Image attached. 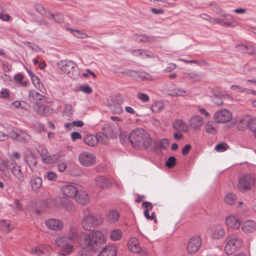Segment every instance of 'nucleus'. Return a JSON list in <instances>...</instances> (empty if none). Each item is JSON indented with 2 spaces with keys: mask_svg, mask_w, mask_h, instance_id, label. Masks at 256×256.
Returning <instances> with one entry per match:
<instances>
[{
  "mask_svg": "<svg viewBox=\"0 0 256 256\" xmlns=\"http://www.w3.org/2000/svg\"><path fill=\"white\" fill-rule=\"evenodd\" d=\"M25 161L30 168L32 166L35 165L36 164L35 160L32 156L26 158H25Z\"/></svg>",
  "mask_w": 256,
  "mask_h": 256,
  "instance_id": "680f3d73",
  "label": "nucleus"
},
{
  "mask_svg": "<svg viewBox=\"0 0 256 256\" xmlns=\"http://www.w3.org/2000/svg\"><path fill=\"white\" fill-rule=\"evenodd\" d=\"M241 228L244 233L253 232L256 230V222L252 220H248L242 224Z\"/></svg>",
  "mask_w": 256,
  "mask_h": 256,
  "instance_id": "a211bd4d",
  "label": "nucleus"
},
{
  "mask_svg": "<svg viewBox=\"0 0 256 256\" xmlns=\"http://www.w3.org/2000/svg\"><path fill=\"white\" fill-rule=\"evenodd\" d=\"M61 190L64 195L69 198L76 196L78 192L76 187L72 184H66L62 186Z\"/></svg>",
  "mask_w": 256,
  "mask_h": 256,
  "instance_id": "4468645a",
  "label": "nucleus"
},
{
  "mask_svg": "<svg viewBox=\"0 0 256 256\" xmlns=\"http://www.w3.org/2000/svg\"><path fill=\"white\" fill-rule=\"evenodd\" d=\"M0 227L2 230L7 233L10 232L14 228V226L10 222L3 220L0 221Z\"/></svg>",
  "mask_w": 256,
  "mask_h": 256,
  "instance_id": "4c0bfd02",
  "label": "nucleus"
},
{
  "mask_svg": "<svg viewBox=\"0 0 256 256\" xmlns=\"http://www.w3.org/2000/svg\"><path fill=\"white\" fill-rule=\"evenodd\" d=\"M129 140L134 147L150 148L151 150H154L156 152L160 150L156 142L142 128L133 130L129 135Z\"/></svg>",
  "mask_w": 256,
  "mask_h": 256,
  "instance_id": "f257e3e1",
  "label": "nucleus"
},
{
  "mask_svg": "<svg viewBox=\"0 0 256 256\" xmlns=\"http://www.w3.org/2000/svg\"><path fill=\"white\" fill-rule=\"evenodd\" d=\"M59 68L68 76L73 78H78L79 72L76 64L70 60H62L58 62Z\"/></svg>",
  "mask_w": 256,
  "mask_h": 256,
  "instance_id": "39448f33",
  "label": "nucleus"
},
{
  "mask_svg": "<svg viewBox=\"0 0 256 256\" xmlns=\"http://www.w3.org/2000/svg\"><path fill=\"white\" fill-rule=\"evenodd\" d=\"M228 145L224 142H221L215 146V150L218 152H222L227 150Z\"/></svg>",
  "mask_w": 256,
  "mask_h": 256,
  "instance_id": "3c124183",
  "label": "nucleus"
},
{
  "mask_svg": "<svg viewBox=\"0 0 256 256\" xmlns=\"http://www.w3.org/2000/svg\"><path fill=\"white\" fill-rule=\"evenodd\" d=\"M201 246V238L198 236H194L187 242L186 250L188 254H194L198 252Z\"/></svg>",
  "mask_w": 256,
  "mask_h": 256,
  "instance_id": "1a4fd4ad",
  "label": "nucleus"
},
{
  "mask_svg": "<svg viewBox=\"0 0 256 256\" xmlns=\"http://www.w3.org/2000/svg\"><path fill=\"white\" fill-rule=\"evenodd\" d=\"M20 132V130H12L10 134V137L14 140L18 139Z\"/></svg>",
  "mask_w": 256,
  "mask_h": 256,
  "instance_id": "e2e57ef3",
  "label": "nucleus"
},
{
  "mask_svg": "<svg viewBox=\"0 0 256 256\" xmlns=\"http://www.w3.org/2000/svg\"><path fill=\"white\" fill-rule=\"evenodd\" d=\"M168 141L166 138L162 139L160 142V148L166 150L168 146Z\"/></svg>",
  "mask_w": 256,
  "mask_h": 256,
  "instance_id": "052dcab7",
  "label": "nucleus"
},
{
  "mask_svg": "<svg viewBox=\"0 0 256 256\" xmlns=\"http://www.w3.org/2000/svg\"><path fill=\"white\" fill-rule=\"evenodd\" d=\"M18 140L20 142H28L30 140V136L20 130Z\"/></svg>",
  "mask_w": 256,
  "mask_h": 256,
  "instance_id": "79ce46f5",
  "label": "nucleus"
},
{
  "mask_svg": "<svg viewBox=\"0 0 256 256\" xmlns=\"http://www.w3.org/2000/svg\"><path fill=\"white\" fill-rule=\"evenodd\" d=\"M191 148V146L190 144L185 145L182 148V154L184 156L188 154Z\"/></svg>",
  "mask_w": 256,
  "mask_h": 256,
  "instance_id": "69168bd1",
  "label": "nucleus"
},
{
  "mask_svg": "<svg viewBox=\"0 0 256 256\" xmlns=\"http://www.w3.org/2000/svg\"><path fill=\"white\" fill-rule=\"evenodd\" d=\"M80 242L84 246L94 251H96L104 244L106 240L104 234L98 231L91 232L88 233L82 232L80 236Z\"/></svg>",
  "mask_w": 256,
  "mask_h": 256,
  "instance_id": "f03ea898",
  "label": "nucleus"
},
{
  "mask_svg": "<svg viewBox=\"0 0 256 256\" xmlns=\"http://www.w3.org/2000/svg\"><path fill=\"white\" fill-rule=\"evenodd\" d=\"M134 38L138 42H146L154 40V38L152 36H148L146 35L134 34Z\"/></svg>",
  "mask_w": 256,
  "mask_h": 256,
  "instance_id": "72a5a7b5",
  "label": "nucleus"
},
{
  "mask_svg": "<svg viewBox=\"0 0 256 256\" xmlns=\"http://www.w3.org/2000/svg\"><path fill=\"white\" fill-rule=\"evenodd\" d=\"M4 168L10 170L12 174L20 182H24V177L21 168L14 160L12 159L7 160L6 162H4Z\"/></svg>",
  "mask_w": 256,
  "mask_h": 256,
  "instance_id": "0eeeda50",
  "label": "nucleus"
},
{
  "mask_svg": "<svg viewBox=\"0 0 256 256\" xmlns=\"http://www.w3.org/2000/svg\"><path fill=\"white\" fill-rule=\"evenodd\" d=\"M128 249L132 252L138 253L141 250L138 240L135 238H130L128 242Z\"/></svg>",
  "mask_w": 256,
  "mask_h": 256,
  "instance_id": "5701e85b",
  "label": "nucleus"
},
{
  "mask_svg": "<svg viewBox=\"0 0 256 256\" xmlns=\"http://www.w3.org/2000/svg\"><path fill=\"white\" fill-rule=\"evenodd\" d=\"M186 93V92L184 90L176 88H174L172 90V92L170 94V95L171 96H176V97L183 96L185 95Z\"/></svg>",
  "mask_w": 256,
  "mask_h": 256,
  "instance_id": "49530a36",
  "label": "nucleus"
},
{
  "mask_svg": "<svg viewBox=\"0 0 256 256\" xmlns=\"http://www.w3.org/2000/svg\"><path fill=\"white\" fill-rule=\"evenodd\" d=\"M38 152L40 155L43 162L50 164L54 162V158L55 156L50 155L46 148H42Z\"/></svg>",
  "mask_w": 256,
  "mask_h": 256,
  "instance_id": "412c9836",
  "label": "nucleus"
},
{
  "mask_svg": "<svg viewBox=\"0 0 256 256\" xmlns=\"http://www.w3.org/2000/svg\"><path fill=\"white\" fill-rule=\"evenodd\" d=\"M96 186L102 188H106L110 187L112 182H110L108 178L104 176H98L94 180Z\"/></svg>",
  "mask_w": 256,
  "mask_h": 256,
  "instance_id": "aec40b11",
  "label": "nucleus"
},
{
  "mask_svg": "<svg viewBox=\"0 0 256 256\" xmlns=\"http://www.w3.org/2000/svg\"><path fill=\"white\" fill-rule=\"evenodd\" d=\"M242 46L246 50H247L246 52L248 54L253 55L255 54V48L253 46H249V45H247V46L242 45Z\"/></svg>",
  "mask_w": 256,
  "mask_h": 256,
  "instance_id": "6e6d98bb",
  "label": "nucleus"
},
{
  "mask_svg": "<svg viewBox=\"0 0 256 256\" xmlns=\"http://www.w3.org/2000/svg\"><path fill=\"white\" fill-rule=\"evenodd\" d=\"M116 248L113 246H110L104 248L98 256H116Z\"/></svg>",
  "mask_w": 256,
  "mask_h": 256,
  "instance_id": "b1692460",
  "label": "nucleus"
},
{
  "mask_svg": "<svg viewBox=\"0 0 256 256\" xmlns=\"http://www.w3.org/2000/svg\"><path fill=\"white\" fill-rule=\"evenodd\" d=\"M96 138L97 143L99 142L102 144H106L108 142L109 138L102 132L96 135Z\"/></svg>",
  "mask_w": 256,
  "mask_h": 256,
  "instance_id": "37998d69",
  "label": "nucleus"
},
{
  "mask_svg": "<svg viewBox=\"0 0 256 256\" xmlns=\"http://www.w3.org/2000/svg\"><path fill=\"white\" fill-rule=\"evenodd\" d=\"M135 53H138V55L142 58H152L156 57V55L152 52L145 50H136Z\"/></svg>",
  "mask_w": 256,
  "mask_h": 256,
  "instance_id": "f704fd0d",
  "label": "nucleus"
},
{
  "mask_svg": "<svg viewBox=\"0 0 256 256\" xmlns=\"http://www.w3.org/2000/svg\"><path fill=\"white\" fill-rule=\"evenodd\" d=\"M112 110L114 114H120L123 112V110L120 105H114L112 108Z\"/></svg>",
  "mask_w": 256,
  "mask_h": 256,
  "instance_id": "4d7b16f0",
  "label": "nucleus"
},
{
  "mask_svg": "<svg viewBox=\"0 0 256 256\" xmlns=\"http://www.w3.org/2000/svg\"><path fill=\"white\" fill-rule=\"evenodd\" d=\"M224 16L226 20H228L229 22H232V24H236L235 19L234 18L229 14H223L222 16Z\"/></svg>",
  "mask_w": 256,
  "mask_h": 256,
  "instance_id": "338daca9",
  "label": "nucleus"
},
{
  "mask_svg": "<svg viewBox=\"0 0 256 256\" xmlns=\"http://www.w3.org/2000/svg\"><path fill=\"white\" fill-rule=\"evenodd\" d=\"M236 196L233 193L228 194L224 198L225 202L230 205L234 204L236 202Z\"/></svg>",
  "mask_w": 256,
  "mask_h": 256,
  "instance_id": "a19ab883",
  "label": "nucleus"
},
{
  "mask_svg": "<svg viewBox=\"0 0 256 256\" xmlns=\"http://www.w3.org/2000/svg\"><path fill=\"white\" fill-rule=\"evenodd\" d=\"M34 110L38 114L45 116L49 115L50 113V108L44 105H40V104H37Z\"/></svg>",
  "mask_w": 256,
  "mask_h": 256,
  "instance_id": "7c9ffc66",
  "label": "nucleus"
},
{
  "mask_svg": "<svg viewBox=\"0 0 256 256\" xmlns=\"http://www.w3.org/2000/svg\"><path fill=\"white\" fill-rule=\"evenodd\" d=\"M137 98L143 102H148L150 100L148 96L142 92L138 93L137 94Z\"/></svg>",
  "mask_w": 256,
  "mask_h": 256,
  "instance_id": "5fc2aeb1",
  "label": "nucleus"
},
{
  "mask_svg": "<svg viewBox=\"0 0 256 256\" xmlns=\"http://www.w3.org/2000/svg\"><path fill=\"white\" fill-rule=\"evenodd\" d=\"M120 139L123 144L127 141H130L129 136H128V134L125 132H123L120 134Z\"/></svg>",
  "mask_w": 256,
  "mask_h": 256,
  "instance_id": "864d4df0",
  "label": "nucleus"
},
{
  "mask_svg": "<svg viewBox=\"0 0 256 256\" xmlns=\"http://www.w3.org/2000/svg\"><path fill=\"white\" fill-rule=\"evenodd\" d=\"M84 142L88 146H94L97 144L96 136L89 134L86 136L84 138Z\"/></svg>",
  "mask_w": 256,
  "mask_h": 256,
  "instance_id": "2f4dec72",
  "label": "nucleus"
},
{
  "mask_svg": "<svg viewBox=\"0 0 256 256\" xmlns=\"http://www.w3.org/2000/svg\"><path fill=\"white\" fill-rule=\"evenodd\" d=\"M35 8L42 16L48 17V12L44 8V6L38 4L35 5Z\"/></svg>",
  "mask_w": 256,
  "mask_h": 256,
  "instance_id": "c03bdc74",
  "label": "nucleus"
},
{
  "mask_svg": "<svg viewBox=\"0 0 256 256\" xmlns=\"http://www.w3.org/2000/svg\"><path fill=\"white\" fill-rule=\"evenodd\" d=\"M120 217V214L118 211L116 210H110L106 214V220L110 224H114L116 222Z\"/></svg>",
  "mask_w": 256,
  "mask_h": 256,
  "instance_id": "bb28decb",
  "label": "nucleus"
},
{
  "mask_svg": "<svg viewBox=\"0 0 256 256\" xmlns=\"http://www.w3.org/2000/svg\"><path fill=\"white\" fill-rule=\"evenodd\" d=\"M122 236V232L120 230L115 229L110 232V238L112 240H118L121 238Z\"/></svg>",
  "mask_w": 256,
  "mask_h": 256,
  "instance_id": "58836bf2",
  "label": "nucleus"
},
{
  "mask_svg": "<svg viewBox=\"0 0 256 256\" xmlns=\"http://www.w3.org/2000/svg\"><path fill=\"white\" fill-rule=\"evenodd\" d=\"M250 130L256 136V118H251L250 123L249 124V128Z\"/></svg>",
  "mask_w": 256,
  "mask_h": 256,
  "instance_id": "09e8293b",
  "label": "nucleus"
},
{
  "mask_svg": "<svg viewBox=\"0 0 256 256\" xmlns=\"http://www.w3.org/2000/svg\"><path fill=\"white\" fill-rule=\"evenodd\" d=\"M10 96V92L6 88H2L0 92V98H6Z\"/></svg>",
  "mask_w": 256,
  "mask_h": 256,
  "instance_id": "bf43d9fd",
  "label": "nucleus"
},
{
  "mask_svg": "<svg viewBox=\"0 0 256 256\" xmlns=\"http://www.w3.org/2000/svg\"><path fill=\"white\" fill-rule=\"evenodd\" d=\"M208 234L212 239L219 240L224 236L225 230L222 225L216 224L210 228Z\"/></svg>",
  "mask_w": 256,
  "mask_h": 256,
  "instance_id": "ddd939ff",
  "label": "nucleus"
},
{
  "mask_svg": "<svg viewBox=\"0 0 256 256\" xmlns=\"http://www.w3.org/2000/svg\"><path fill=\"white\" fill-rule=\"evenodd\" d=\"M142 206L145 208V210L148 211L152 208V204L148 202H144L142 203Z\"/></svg>",
  "mask_w": 256,
  "mask_h": 256,
  "instance_id": "774afa93",
  "label": "nucleus"
},
{
  "mask_svg": "<svg viewBox=\"0 0 256 256\" xmlns=\"http://www.w3.org/2000/svg\"><path fill=\"white\" fill-rule=\"evenodd\" d=\"M255 184L256 178L251 174H246L239 178L237 188L242 192H245L250 190Z\"/></svg>",
  "mask_w": 256,
  "mask_h": 256,
  "instance_id": "423d86ee",
  "label": "nucleus"
},
{
  "mask_svg": "<svg viewBox=\"0 0 256 256\" xmlns=\"http://www.w3.org/2000/svg\"><path fill=\"white\" fill-rule=\"evenodd\" d=\"M84 216L81 222L82 228L86 230H90L100 226L102 222L100 217L95 216L88 210H84Z\"/></svg>",
  "mask_w": 256,
  "mask_h": 256,
  "instance_id": "7ed1b4c3",
  "label": "nucleus"
},
{
  "mask_svg": "<svg viewBox=\"0 0 256 256\" xmlns=\"http://www.w3.org/2000/svg\"><path fill=\"white\" fill-rule=\"evenodd\" d=\"M46 224L48 228L56 231L62 230L64 227L62 222L56 219H50L46 220Z\"/></svg>",
  "mask_w": 256,
  "mask_h": 256,
  "instance_id": "f3484780",
  "label": "nucleus"
},
{
  "mask_svg": "<svg viewBox=\"0 0 256 256\" xmlns=\"http://www.w3.org/2000/svg\"><path fill=\"white\" fill-rule=\"evenodd\" d=\"M60 202L61 204L64 207L66 208L70 212H73L76 210L72 202L69 199L66 198L61 197L60 198Z\"/></svg>",
  "mask_w": 256,
  "mask_h": 256,
  "instance_id": "cd10ccee",
  "label": "nucleus"
},
{
  "mask_svg": "<svg viewBox=\"0 0 256 256\" xmlns=\"http://www.w3.org/2000/svg\"><path fill=\"white\" fill-rule=\"evenodd\" d=\"M226 226L234 230L238 229L240 226V222L238 217L230 215L226 218Z\"/></svg>",
  "mask_w": 256,
  "mask_h": 256,
  "instance_id": "2eb2a0df",
  "label": "nucleus"
},
{
  "mask_svg": "<svg viewBox=\"0 0 256 256\" xmlns=\"http://www.w3.org/2000/svg\"><path fill=\"white\" fill-rule=\"evenodd\" d=\"M122 73L138 82L152 80V76L145 72H138L132 70L128 69L126 70Z\"/></svg>",
  "mask_w": 256,
  "mask_h": 256,
  "instance_id": "6e6552de",
  "label": "nucleus"
},
{
  "mask_svg": "<svg viewBox=\"0 0 256 256\" xmlns=\"http://www.w3.org/2000/svg\"><path fill=\"white\" fill-rule=\"evenodd\" d=\"M230 89L232 90H238V92H246V90H247V88H242L240 86L238 85H232L230 86Z\"/></svg>",
  "mask_w": 256,
  "mask_h": 256,
  "instance_id": "0e129e2a",
  "label": "nucleus"
},
{
  "mask_svg": "<svg viewBox=\"0 0 256 256\" xmlns=\"http://www.w3.org/2000/svg\"><path fill=\"white\" fill-rule=\"evenodd\" d=\"M205 127L206 132L209 134H214L216 133V128L212 122H208L207 124H206Z\"/></svg>",
  "mask_w": 256,
  "mask_h": 256,
  "instance_id": "a18cd8bd",
  "label": "nucleus"
},
{
  "mask_svg": "<svg viewBox=\"0 0 256 256\" xmlns=\"http://www.w3.org/2000/svg\"><path fill=\"white\" fill-rule=\"evenodd\" d=\"M64 112L68 116H70L72 115L74 112V110L72 105L69 104H66L65 105Z\"/></svg>",
  "mask_w": 256,
  "mask_h": 256,
  "instance_id": "8fccbe9b",
  "label": "nucleus"
},
{
  "mask_svg": "<svg viewBox=\"0 0 256 256\" xmlns=\"http://www.w3.org/2000/svg\"><path fill=\"white\" fill-rule=\"evenodd\" d=\"M74 243L70 240L67 237L62 236L58 238L56 240V244L58 246L61 248L66 254H69L72 251Z\"/></svg>",
  "mask_w": 256,
  "mask_h": 256,
  "instance_id": "9d476101",
  "label": "nucleus"
},
{
  "mask_svg": "<svg viewBox=\"0 0 256 256\" xmlns=\"http://www.w3.org/2000/svg\"><path fill=\"white\" fill-rule=\"evenodd\" d=\"M224 250L227 255H230L238 250L243 244V242L239 236L231 234L226 240Z\"/></svg>",
  "mask_w": 256,
  "mask_h": 256,
  "instance_id": "20e7f679",
  "label": "nucleus"
},
{
  "mask_svg": "<svg viewBox=\"0 0 256 256\" xmlns=\"http://www.w3.org/2000/svg\"><path fill=\"white\" fill-rule=\"evenodd\" d=\"M76 201L81 204H86L90 201L88 194L84 190H78L76 196Z\"/></svg>",
  "mask_w": 256,
  "mask_h": 256,
  "instance_id": "6ab92c4d",
  "label": "nucleus"
},
{
  "mask_svg": "<svg viewBox=\"0 0 256 256\" xmlns=\"http://www.w3.org/2000/svg\"><path fill=\"white\" fill-rule=\"evenodd\" d=\"M174 130L177 131L186 132L188 130V126L184 121L182 120H174L172 124Z\"/></svg>",
  "mask_w": 256,
  "mask_h": 256,
  "instance_id": "a878e982",
  "label": "nucleus"
},
{
  "mask_svg": "<svg viewBox=\"0 0 256 256\" xmlns=\"http://www.w3.org/2000/svg\"><path fill=\"white\" fill-rule=\"evenodd\" d=\"M203 119L200 116H194L190 120V127L194 130L199 128L203 124Z\"/></svg>",
  "mask_w": 256,
  "mask_h": 256,
  "instance_id": "4be33fe9",
  "label": "nucleus"
},
{
  "mask_svg": "<svg viewBox=\"0 0 256 256\" xmlns=\"http://www.w3.org/2000/svg\"><path fill=\"white\" fill-rule=\"evenodd\" d=\"M78 236V230L73 226H70L68 234V236H66L70 240L74 242Z\"/></svg>",
  "mask_w": 256,
  "mask_h": 256,
  "instance_id": "e433bc0d",
  "label": "nucleus"
},
{
  "mask_svg": "<svg viewBox=\"0 0 256 256\" xmlns=\"http://www.w3.org/2000/svg\"><path fill=\"white\" fill-rule=\"evenodd\" d=\"M251 118L248 116H246L242 117L238 122V128L239 130H243L246 128H249V124L250 123Z\"/></svg>",
  "mask_w": 256,
  "mask_h": 256,
  "instance_id": "393cba45",
  "label": "nucleus"
},
{
  "mask_svg": "<svg viewBox=\"0 0 256 256\" xmlns=\"http://www.w3.org/2000/svg\"><path fill=\"white\" fill-rule=\"evenodd\" d=\"M164 108V103L161 101H158L152 104L151 109L153 112L158 113L162 110Z\"/></svg>",
  "mask_w": 256,
  "mask_h": 256,
  "instance_id": "ea45409f",
  "label": "nucleus"
},
{
  "mask_svg": "<svg viewBox=\"0 0 256 256\" xmlns=\"http://www.w3.org/2000/svg\"><path fill=\"white\" fill-rule=\"evenodd\" d=\"M42 179L40 177L32 178L30 180V184L33 191H38L42 185Z\"/></svg>",
  "mask_w": 256,
  "mask_h": 256,
  "instance_id": "c756f323",
  "label": "nucleus"
},
{
  "mask_svg": "<svg viewBox=\"0 0 256 256\" xmlns=\"http://www.w3.org/2000/svg\"><path fill=\"white\" fill-rule=\"evenodd\" d=\"M232 116L230 112L221 110L216 112L214 115V120L216 123L227 122L231 120Z\"/></svg>",
  "mask_w": 256,
  "mask_h": 256,
  "instance_id": "9b49d317",
  "label": "nucleus"
},
{
  "mask_svg": "<svg viewBox=\"0 0 256 256\" xmlns=\"http://www.w3.org/2000/svg\"><path fill=\"white\" fill-rule=\"evenodd\" d=\"M103 132L108 138H114L116 137L117 134L115 132L113 127L109 124L106 125L102 128Z\"/></svg>",
  "mask_w": 256,
  "mask_h": 256,
  "instance_id": "c85d7f7f",
  "label": "nucleus"
},
{
  "mask_svg": "<svg viewBox=\"0 0 256 256\" xmlns=\"http://www.w3.org/2000/svg\"><path fill=\"white\" fill-rule=\"evenodd\" d=\"M28 98L30 100L36 103V105L38 104L40 102H45L46 98L36 90H30L28 92Z\"/></svg>",
  "mask_w": 256,
  "mask_h": 256,
  "instance_id": "dca6fc26",
  "label": "nucleus"
},
{
  "mask_svg": "<svg viewBox=\"0 0 256 256\" xmlns=\"http://www.w3.org/2000/svg\"><path fill=\"white\" fill-rule=\"evenodd\" d=\"M80 162L86 166H90L95 164L96 157L90 152H83L78 157Z\"/></svg>",
  "mask_w": 256,
  "mask_h": 256,
  "instance_id": "f8f14e48",
  "label": "nucleus"
},
{
  "mask_svg": "<svg viewBox=\"0 0 256 256\" xmlns=\"http://www.w3.org/2000/svg\"><path fill=\"white\" fill-rule=\"evenodd\" d=\"M79 90L86 94H90L92 92V88L88 85L80 86Z\"/></svg>",
  "mask_w": 256,
  "mask_h": 256,
  "instance_id": "603ef678",
  "label": "nucleus"
},
{
  "mask_svg": "<svg viewBox=\"0 0 256 256\" xmlns=\"http://www.w3.org/2000/svg\"><path fill=\"white\" fill-rule=\"evenodd\" d=\"M176 164V158L174 156H170L166 162V166L168 168H172Z\"/></svg>",
  "mask_w": 256,
  "mask_h": 256,
  "instance_id": "de8ad7c7",
  "label": "nucleus"
},
{
  "mask_svg": "<svg viewBox=\"0 0 256 256\" xmlns=\"http://www.w3.org/2000/svg\"><path fill=\"white\" fill-rule=\"evenodd\" d=\"M44 178H47L48 180L54 181L56 180L57 176L55 173L50 172H48L44 176Z\"/></svg>",
  "mask_w": 256,
  "mask_h": 256,
  "instance_id": "13d9d810",
  "label": "nucleus"
},
{
  "mask_svg": "<svg viewBox=\"0 0 256 256\" xmlns=\"http://www.w3.org/2000/svg\"><path fill=\"white\" fill-rule=\"evenodd\" d=\"M186 75L188 80L192 82H198L201 80V76L198 72H190L186 73Z\"/></svg>",
  "mask_w": 256,
  "mask_h": 256,
  "instance_id": "c9c22d12",
  "label": "nucleus"
},
{
  "mask_svg": "<svg viewBox=\"0 0 256 256\" xmlns=\"http://www.w3.org/2000/svg\"><path fill=\"white\" fill-rule=\"evenodd\" d=\"M67 30L71 32L74 36L78 38H84L88 36L86 34L80 30H74L69 28H67Z\"/></svg>",
  "mask_w": 256,
  "mask_h": 256,
  "instance_id": "473e14b6",
  "label": "nucleus"
}]
</instances>
